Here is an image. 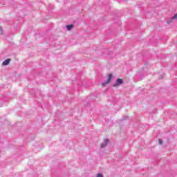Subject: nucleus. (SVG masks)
I'll return each mask as SVG.
<instances>
[{"label":"nucleus","instance_id":"423d86ee","mask_svg":"<svg viewBox=\"0 0 177 177\" xmlns=\"http://www.w3.org/2000/svg\"><path fill=\"white\" fill-rule=\"evenodd\" d=\"M74 27V26L73 25H67L66 26V28L68 31H70V30H71V28H73Z\"/></svg>","mask_w":177,"mask_h":177},{"label":"nucleus","instance_id":"1a4fd4ad","mask_svg":"<svg viewBox=\"0 0 177 177\" xmlns=\"http://www.w3.org/2000/svg\"><path fill=\"white\" fill-rule=\"evenodd\" d=\"M0 32H1V34H2L3 30H2V27H1V26H0Z\"/></svg>","mask_w":177,"mask_h":177},{"label":"nucleus","instance_id":"f03ea898","mask_svg":"<svg viewBox=\"0 0 177 177\" xmlns=\"http://www.w3.org/2000/svg\"><path fill=\"white\" fill-rule=\"evenodd\" d=\"M122 84H124V80L122 79H118L116 82L113 84V86L115 88L117 86H120V85H122Z\"/></svg>","mask_w":177,"mask_h":177},{"label":"nucleus","instance_id":"7ed1b4c3","mask_svg":"<svg viewBox=\"0 0 177 177\" xmlns=\"http://www.w3.org/2000/svg\"><path fill=\"white\" fill-rule=\"evenodd\" d=\"M107 145H109V139H106L104 142L101 144V147L102 149H104V147H106Z\"/></svg>","mask_w":177,"mask_h":177},{"label":"nucleus","instance_id":"f257e3e1","mask_svg":"<svg viewBox=\"0 0 177 177\" xmlns=\"http://www.w3.org/2000/svg\"><path fill=\"white\" fill-rule=\"evenodd\" d=\"M113 78V75L112 74H109L108 75V79L106 80V81L102 82V86H106V85H107L108 84H110V81H111Z\"/></svg>","mask_w":177,"mask_h":177},{"label":"nucleus","instance_id":"20e7f679","mask_svg":"<svg viewBox=\"0 0 177 177\" xmlns=\"http://www.w3.org/2000/svg\"><path fill=\"white\" fill-rule=\"evenodd\" d=\"M10 63V59H7L3 62V66H8Z\"/></svg>","mask_w":177,"mask_h":177},{"label":"nucleus","instance_id":"6e6552de","mask_svg":"<svg viewBox=\"0 0 177 177\" xmlns=\"http://www.w3.org/2000/svg\"><path fill=\"white\" fill-rule=\"evenodd\" d=\"M158 143H159V145H162V140H158Z\"/></svg>","mask_w":177,"mask_h":177},{"label":"nucleus","instance_id":"0eeeda50","mask_svg":"<svg viewBox=\"0 0 177 177\" xmlns=\"http://www.w3.org/2000/svg\"><path fill=\"white\" fill-rule=\"evenodd\" d=\"M96 177H103V174H102V173H99L97 174Z\"/></svg>","mask_w":177,"mask_h":177},{"label":"nucleus","instance_id":"39448f33","mask_svg":"<svg viewBox=\"0 0 177 177\" xmlns=\"http://www.w3.org/2000/svg\"><path fill=\"white\" fill-rule=\"evenodd\" d=\"M177 19V14L174 15V16L171 19H169L167 23L169 24L171 23V21H173V20H176Z\"/></svg>","mask_w":177,"mask_h":177}]
</instances>
